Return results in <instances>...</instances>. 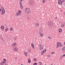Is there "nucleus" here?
<instances>
[{
	"label": "nucleus",
	"instance_id": "393cba45",
	"mask_svg": "<svg viewBox=\"0 0 65 65\" xmlns=\"http://www.w3.org/2000/svg\"><path fill=\"white\" fill-rule=\"evenodd\" d=\"M15 45H16V44H12V46H15Z\"/></svg>",
	"mask_w": 65,
	"mask_h": 65
},
{
	"label": "nucleus",
	"instance_id": "8fccbe9b",
	"mask_svg": "<svg viewBox=\"0 0 65 65\" xmlns=\"http://www.w3.org/2000/svg\"><path fill=\"white\" fill-rule=\"evenodd\" d=\"M2 8L3 9H4V7H2Z\"/></svg>",
	"mask_w": 65,
	"mask_h": 65
},
{
	"label": "nucleus",
	"instance_id": "f257e3e1",
	"mask_svg": "<svg viewBox=\"0 0 65 65\" xmlns=\"http://www.w3.org/2000/svg\"><path fill=\"white\" fill-rule=\"evenodd\" d=\"M39 50L42 51L43 49V47L42 46V45L41 44H40L39 45Z\"/></svg>",
	"mask_w": 65,
	"mask_h": 65
},
{
	"label": "nucleus",
	"instance_id": "f3484780",
	"mask_svg": "<svg viewBox=\"0 0 65 65\" xmlns=\"http://www.w3.org/2000/svg\"><path fill=\"white\" fill-rule=\"evenodd\" d=\"M27 9H25V11L26 12V13H28Z\"/></svg>",
	"mask_w": 65,
	"mask_h": 65
},
{
	"label": "nucleus",
	"instance_id": "4be33fe9",
	"mask_svg": "<svg viewBox=\"0 0 65 65\" xmlns=\"http://www.w3.org/2000/svg\"><path fill=\"white\" fill-rule=\"evenodd\" d=\"M34 61H37V59L36 58H34V59H33Z\"/></svg>",
	"mask_w": 65,
	"mask_h": 65
},
{
	"label": "nucleus",
	"instance_id": "20e7f679",
	"mask_svg": "<svg viewBox=\"0 0 65 65\" xmlns=\"http://www.w3.org/2000/svg\"><path fill=\"white\" fill-rule=\"evenodd\" d=\"M61 2H62L61 1V0H59L58 2V4H60V5H61V4L62 5V3H61Z\"/></svg>",
	"mask_w": 65,
	"mask_h": 65
},
{
	"label": "nucleus",
	"instance_id": "603ef678",
	"mask_svg": "<svg viewBox=\"0 0 65 65\" xmlns=\"http://www.w3.org/2000/svg\"><path fill=\"white\" fill-rule=\"evenodd\" d=\"M27 20H29V18H27Z\"/></svg>",
	"mask_w": 65,
	"mask_h": 65
},
{
	"label": "nucleus",
	"instance_id": "9d476101",
	"mask_svg": "<svg viewBox=\"0 0 65 65\" xmlns=\"http://www.w3.org/2000/svg\"><path fill=\"white\" fill-rule=\"evenodd\" d=\"M58 31L59 32H61L62 31V29L61 28H60L59 29Z\"/></svg>",
	"mask_w": 65,
	"mask_h": 65
},
{
	"label": "nucleus",
	"instance_id": "ddd939ff",
	"mask_svg": "<svg viewBox=\"0 0 65 65\" xmlns=\"http://www.w3.org/2000/svg\"><path fill=\"white\" fill-rule=\"evenodd\" d=\"M64 25L63 24H62L61 25V27L62 28H64Z\"/></svg>",
	"mask_w": 65,
	"mask_h": 65
},
{
	"label": "nucleus",
	"instance_id": "5fc2aeb1",
	"mask_svg": "<svg viewBox=\"0 0 65 65\" xmlns=\"http://www.w3.org/2000/svg\"><path fill=\"white\" fill-rule=\"evenodd\" d=\"M21 1H22V0H20Z\"/></svg>",
	"mask_w": 65,
	"mask_h": 65
},
{
	"label": "nucleus",
	"instance_id": "37998d69",
	"mask_svg": "<svg viewBox=\"0 0 65 65\" xmlns=\"http://www.w3.org/2000/svg\"><path fill=\"white\" fill-rule=\"evenodd\" d=\"M13 44H15H15H16V43H13Z\"/></svg>",
	"mask_w": 65,
	"mask_h": 65
},
{
	"label": "nucleus",
	"instance_id": "6ab92c4d",
	"mask_svg": "<svg viewBox=\"0 0 65 65\" xmlns=\"http://www.w3.org/2000/svg\"><path fill=\"white\" fill-rule=\"evenodd\" d=\"M40 35L41 37H42L43 36V34H40Z\"/></svg>",
	"mask_w": 65,
	"mask_h": 65
},
{
	"label": "nucleus",
	"instance_id": "a211bd4d",
	"mask_svg": "<svg viewBox=\"0 0 65 65\" xmlns=\"http://www.w3.org/2000/svg\"><path fill=\"white\" fill-rule=\"evenodd\" d=\"M58 43H59V46H61V43L60 42H59Z\"/></svg>",
	"mask_w": 65,
	"mask_h": 65
},
{
	"label": "nucleus",
	"instance_id": "69168bd1",
	"mask_svg": "<svg viewBox=\"0 0 65 65\" xmlns=\"http://www.w3.org/2000/svg\"><path fill=\"white\" fill-rule=\"evenodd\" d=\"M14 38H15V37Z\"/></svg>",
	"mask_w": 65,
	"mask_h": 65
},
{
	"label": "nucleus",
	"instance_id": "49530a36",
	"mask_svg": "<svg viewBox=\"0 0 65 65\" xmlns=\"http://www.w3.org/2000/svg\"><path fill=\"white\" fill-rule=\"evenodd\" d=\"M63 1V2H65V0H63V1Z\"/></svg>",
	"mask_w": 65,
	"mask_h": 65
},
{
	"label": "nucleus",
	"instance_id": "4468645a",
	"mask_svg": "<svg viewBox=\"0 0 65 65\" xmlns=\"http://www.w3.org/2000/svg\"><path fill=\"white\" fill-rule=\"evenodd\" d=\"M19 3L20 4V6H21L22 5V2H21V1L19 2Z\"/></svg>",
	"mask_w": 65,
	"mask_h": 65
},
{
	"label": "nucleus",
	"instance_id": "de8ad7c7",
	"mask_svg": "<svg viewBox=\"0 0 65 65\" xmlns=\"http://www.w3.org/2000/svg\"><path fill=\"white\" fill-rule=\"evenodd\" d=\"M63 6H65V4H63Z\"/></svg>",
	"mask_w": 65,
	"mask_h": 65
},
{
	"label": "nucleus",
	"instance_id": "2eb2a0df",
	"mask_svg": "<svg viewBox=\"0 0 65 65\" xmlns=\"http://www.w3.org/2000/svg\"><path fill=\"white\" fill-rule=\"evenodd\" d=\"M1 28L2 29H4V26H2L1 27Z\"/></svg>",
	"mask_w": 65,
	"mask_h": 65
},
{
	"label": "nucleus",
	"instance_id": "473e14b6",
	"mask_svg": "<svg viewBox=\"0 0 65 65\" xmlns=\"http://www.w3.org/2000/svg\"><path fill=\"white\" fill-rule=\"evenodd\" d=\"M45 0H43V3H44L45 2Z\"/></svg>",
	"mask_w": 65,
	"mask_h": 65
},
{
	"label": "nucleus",
	"instance_id": "b1692460",
	"mask_svg": "<svg viewBox=\"0 0 65 65\" xmlns=\"http://www.w3.org/2000/svg\"><path fill=\"white\" fill-rule=\"evenodd\" d=\"M20 7L21 9H23V6H22V5H21V6H20Z\"/></svg>",
	"mask_w": 65,
	"mask_h": 65
},
{
	"label": "nucleus",
	"instance_id": "2f4dec72",
	"mask_svg": "<svg viewBox=\"0 0 65 65\" xmlns=\"http://www.w3.org/2000/svg\"><path fill=\"white\" fill-rule=\"evenodd\" d=\"M41 55H43L44 54V52H43L42 51V52L41 53Z\"/></svg>",
	"mask_w": 65,
	"mask_h": 65
},
{
	"label": "nucleus",
	"instance_id": "423d86ee",
	"mask_svg": "<svg viewBox=\"0 0 65 65\" xmlns=\"http://www.w3.org/2000/svg\"><path fill=\"white\" fill-rule=\"evenodd\" d=\"M39 24L38 23V22H36V26H37V27H38L39 26Z\"/></svg>",
	"mask_w": 65,
	"mask_h": 65
},
{
	"label": "nucleus",
	"instance_id": "4d7b16f0",
	"mask_svg": "<svg viewBox=\"0 0 65 65\" xmlns=\"http://www.w3.org/2000/svg\"><path fill=\"white\" fill-rule=\"evenodd\" d=\"M5 65H7V64H5Z\"/></svg>",
	"mask_w": 65,
	"mask_h": 65
},
{
	"label": "nucleus",
	"instance_id": "bf43d9fd",
	"mask_svg": "<svg viewBox=\"0 0 65 65\" xmlns=\"http://www.w3.org/2000/svg\"><path fill=\"white\" fill-rule=\"evenodd\" d=\"M64 24L65 25V22L64 23Z\"/></svg>",
	"mask_w": 65,
	"mask_h": 65
},
{
	"label": "nucleus",
	"instance_id": "58836bf2",
	"mask_svg": "<svg viewBox=\"0 0 65 65\" xmlns=\"http://www.w3.org/2000/svg\"><path fill=\"white\" fill-rule=\"evenodd\" d=\"M48 38L49 39H51V37H48Z\"/></svg>",
	"mask_w": 65,
	"mask_h": 65
},
{
	"label": "nucleus",
	"instance_id": "7c9ffc66",
	"mask_svg": "<svg viewBox=\"0 0 65 65\" xmlns=\"http://www.w3.org/2000/svg\"><path fill=\"white\" fill-rule=\"evenodd\" d=\"M3 61H6V59L5 58L4 59H3Z\"/></svg>",
	"mask_w": 65,
	"mask_h": 65
},
{
	"label": "nucleus",
	"instance_id": "c9c22d12",
	"mask_svg": "<svg viewBox=\"0 0 65 65\" xmlns=\"http://www.w3.org/2000/svg\"><path fill=\"white\" fill-rule=\"evenodd\" d=\"M1 63H4H4H5V61H3V62H1Z\"/></svg>",
	"mask_w": 65,
	"mask_h": 65
},
{
	"label": "nucleus",
	"instance_id": "a18cd8bd",
	"mask_svg": "<svg viewBox=\"0 0 65 65\" xmlns=\"http://www.w3.org/2000/svg\"><path fill=\"white\" fill-rule=\"evenodd\" d=\"M61 3H63V2H63V1H61Z\"/></svg>",
	"mask_w": 65,
	"mask_h": 65
},
{
	"label": "nucleus",
	"instance_id": "09e8293b",
	"mask_svg": "<svg viewBox=\"0 0 65 65\" xmlns=\"http://www.w3.org/2000/svg\"><path fill=\"white\" fill-rule=\"evenodd\" d=\"M15 58L16 59V60H17V59H18L17 57H15Z\"/></svg>",
	"mask_w": 65,
	"mask_h": 65
},
{
	"label": "nucleus",
	"instance_id": "c756f323",
	"mask_svg": "<svg viewBox=\"0 0 65 65\" xmlns=\"http://www.w3.org/2000/svg\"><path fill=\"white\" fill-rule=\"evenodd\" d=\"M62 50H63L64 51H65V47H63L62 48Z\"/></svg>",
	"mask_w": 65,
	"mask_h": 65
},
{
	"label": "nucleus",
	"instance_id": "6e6d98bb",
	"mask_svg": "<svg viewBox=\"0 0 65 65\" xmlns=\"http://www.w3.org/2000/svg\"><path fill=\"white\" fill-rule=\"evenodd\" d=\"M48 57H50V56H48Z\"/></svg>",
	"mask_w": 65,
	"mask_h": 65
},
{
	"label": "nucleus",
	"instance_id": "e2e57ef3",
	"mask_svg": "<svg viewBox=\"0 0 65 65\" xmlns=\"http://www.w3.org/2000/svg\"><path fill=\"white\" fill-rule=\"evenodd\" d=\"M51 65H53L52 64H51Z\"/></svg>",
	"mask_w": 65,
	"mask_h": 65
},
{
	"label": "nucleus",
	"instance_id": "4c0bfd02",
	"mask_svg": "<svg viewBox=\"0 0 65 65\" xmlns=\"http://www.w3.org/2000/svg\"><path fill=\"white\" fill-rule=\"evenodd\" d=\"M39 63L40 65H42V63H41V62H39Z\"/></svg>",
	"mask_w": 65,
	"mask_h": 65
},
{
	"label": "nucleus",
	"instance_id": "79ce46f5",
	"mask_svg": "<svg viewBox=\"0 0 65 65\" xmlns=\"http://www.w3.org/2000/svg\"><path fill=\"white\" fill-rule=\"evenodd\" d=\"M41 32H40H40H39V35H40V34H41Z\"/></svg>",
	"mask_w": 65,
	"mask_h": 65
},
{
	"label": "nucleus",
	"instance_id": "6e6552de",
	"mask_svg": "<svg viewBox=\"0 0 65 65\" xmlns=\"http://www.w3.org/2000/svg\"><path fill=\"white\" fill-rule=\"evenodd\" d=\"M31 45L32 46V47L33 48H34V47H35V46H34V44L33 43H31Z\"/></svg>",
	"mask_w": 65,
	"mask_h": 65
},
{
	"label": "nucleus",
	"instance_id": "f03ea898",
	"mask_svg": "<svg viewBox=\"0 0 65 65\" xmlns=\"http://www.w3.org/2000/svg\"><path fill=\"white\" fill-rule=\"evenodd\" d=\"M53 24V23L51 21H48V26H51Z\"/></svg>",
	"mask_w": 65,
	"mask_h": 65
},
{
	"label": "nucleus",
	"instance_id": "5701e85b",
	"mask_svg": "<svg viewBox=\"0 0 65 65\" xmlns=\"http://www.w3.org/2000/svg\"><path fill=\"white\" fill-rule=\"evenodd\" d=\"M28 63H31V60H29L28 61Z\"/></svg>",
	"mask_w": 65,
	"mask_h": 65
},
{
	"label": "nucleus",
	"instance_id": "c03bdc74",
	"mask_svg": "<svg viewBox=\"0 0 65 65\" xmlns=\"http://www.w3.org/2000/svg\"><path fill=\"white\" fill-rule=\"evenodd\" d=\"M2 10V9L0 8V11H1Z\"/></svg>",
	"mask_w": 65,
	"mask_h": 65
},
{
	"label": "nucleus",
	"instance_id": "0eeeda50",
	"mask_svg": "<svg viewBox=\"0 0 65 65\" xmlns=\"http://www.w3.org/2000/svg\"><path fill=\"white\" fill-rule=\"evenodd\" d=\"M27 13H30V12H31V11H30V10L28 8H27Z\"/></svg>",
	"mask_w": 65,
	"mask_h": 65
},
{
	"label": "nucleus",
	"instance_id": "680f3d73",
	"mask_svg": "<svg viewBox=\"0 0 65 65\" xmlns=\"http://www.w3.org/2000/svg\"><path fill=\"white\" fill-rule=\"evenodd\" d=\"M21 65H24L23 64H21Z\"/></svg>",
	"mask_w": 65,
	"mask_h": 65
},
{
	"label": "nucleus",
	"instance_id": "9b49d317",
	"mask_svg": "<svg viewBox=\"0 0 65 65\" xmlns=\"http://www.w3.org/2000/svg\"><path fill=\"white\" fill-rule=\"evenodd\" d=\"M57 44L56 46V47H57V48H58V47H59V43H57Z\"/></svg>",
	"mask_w": 65,
	"mask_h": 65
},
{
	"label": "nucleus",
	"instance_id": "e433bc0d",
	"mask_svg": "<svg viewBox=\"0 0 65 65\" xmlns=\"http://www.w3.org/2000/svg\"><path fill=\"white\" fill-rule=\"evenodd\" d=\"M31 49H29L28 50V51H29V52H31Z\"/></svg>",
	"mask_w": 65,
	"mask_h": 65
},
{
	"label": "nucleus",
	"instance_id": "ea45409f",
	"mask_svg": "<svg viewBox=\"0 0 65 65\" xmlns=\"http://www.w3.org/2000/svg\"><path fill=\"white\" fill-rule=\"evenodd\" d=\"M60 46V47H62V46H63V45L62 44H61Z\"/></svg>",
	"mask_w": 65,
	"mask_h": 65
},
{
	"label": "nucleus",
	"instance_id": "72a5a7b5",
	"mask_svg": "<svg viewBox=\"0 0 65 65\" xmlns=\"http://www.w3.org/2000/svg\"><path fill=\"white\" fill-rule=\"evenodd\" d=\"M1 65H4V63H1Z\"/></svg>",
	"mask_w": 65,
	"mask_h": 65
},
{
	"label": "nucleus",
	"instance_id": "3c124183",
	"mask_svg": "<svg viewBox=\"0 0 65 65\" xmlns=\"http://www.w3.org/2000/svg\"><path fill=\"white\" fill-rule=\"evenodd\" d=\"M55 19H57V17H56V18H55Z\"/></svg>",
	"mask_w": 65,
	"mask_h": 65
},
{
	"label": "nucleus",
	"instance_id": "cd10ccee",
	"mask_svg": "<svg viewBox=\"0 0 65 65\" xmlns=\"http://www.w3.org/2000/svg\"><path fill=\"white\" fill-rule=\"evenodd\" d=\"M21 11L20 10H19L18 11V13H19V14H21Z\"/></svg>",
	"mask_w": 65,
	"mask_h": 65
},
{
	"label": "nucleus",
	"instance_id": "a19ab883",
	"mask_svg": "<svg viewBox=\"0 0 65 65\" xmlns=\"http://www.w3.org/2000/svg\"><path fill=\"white\" fill-rule=\"evenodd\" d=\"M62 56L63 57H65V54H63L62 55Z\"/></svg>",
	"mask_w": 65,
	"mask_h": 65
},
{
	"label": "nucleus",
	"instance_id": "f704fd0d",
	"mask_svg": "<svg viewBox=\"0 0 65 65\" xmlns=\"http://www.w3.org/2000/svg\"><path fill=\"white\" fill-rule=\"evenodd\" d=\"M51 54H55V52H51Z\"/></svg>",
	"mask_w": 65,
	"mask_h": 65
},
{
	"label": "nucleus",
	"instance_id": "c85d7f7f",
	"mask_svg": "<svg viewBox=\"0 0 65 65\" xmlns=\"http://www.w3.org/2000/svg\"><path fill=\"white\" fill-rule=\"evenodd\" d=\"M43 31V30L42 29V28H41V29H40V31H41V32H42Z\"/></svg>",
	"mask_w": 65,
	"mask_h": 65
},
{
	"label": "nucleus",
	"instance_id": "052dcab7",
	"mask_svg": "<svg viewBox=\"0 0 65 65\" xmlns=\"http://www.w3.org/2000/svg\"><path fill=\"white\" fill-rule=\"evenodd\" d=\"M14 40H15V39H14Z\"/></svg>",
	"mask_w": 65,
	"mask_h": 65
},
{
	"label": "nucleus",
	"instance_id": "13d9d810",
	"mask_svg": "<svg viewBox=\"0 0 65 65\" xmlns=\"http://www.w3.org/2000/svg\"><path fill=\"white\" fill-rule=\"evenodd\" d=\"M17 39V38H16L15 39V40H16V39Z\"/></svg>",
	"mask_w": 65,
	"mask_h": 65
},
{
	"label": "nucleus",
	"instance_id": "1a4fd4ad",
	"mask_svg": "<svg viewBox=\"0 0 65 65\" xmlns=\"http://www.w3.org/2000/svg\"><path fill=\"white\" fill-rule=\"evenodd\" d=\"M21 14H19L18 12L17 13H16L15 14V15L16 16H18V15H20Z\"/></svg>",
	"mask_w": 65,
	"mask_h": 65
},
{
	"label": "nucleus",
	"instance_id": "864d4df0",
	"mask_svg": "<svg viewBox=\"0 0 65 65\" xmlns=\"http://www.w3.org/2000/svg\"><path fill=\"white\" fill-rule=\"evenodd\" d=\"M49 56V55H47V57H48Z\"/></svg>",
	"mask_w": 65,
	"mask_h": 65
},
{
	"label": "nucleus",
	"instance_id": "a878e982",
	"mask_svg": "<svg viewBox=\"0 0 65 65\" xmlns=\"http://www.w3.org/2000/svg\"><path fill=\"white\" fill-rule=\"evenodd\" d=\"M13 30V28H10V30L11 31H12Z\"/></svg>",
	"mask_w": 65,
	"mask_h": 65
},
{
	"label": "nucleus",
	"instance_id": "0e129e2a",
	"mask_svg": "<svg viewBox=\"0 0 65 65\" xmlns=\"http://www.w3.org/2000/svg\"><path fill=\"white\" fill-rule=\"evenodd\" d=\"M1 4H0V6H1Z\"/></svg>",
	"mask_w": 65,
	"mask_h": 65
},
{
	"label": "nucleus",
	"instance_id": "aec40b11",
	"mask_svg": "<svg viewBox=\"0 0 65 65\" xmlns=\"http://www.w3.org/2000/svg\"><path fill=\"white\" fill-rule=\"evenodd\" d=\"M42 51V52H43L44 53V52L46 51V49H44Z\"/></svg>",
	"mask_w": 65,
	"mask_h": 65
},
{
	"label": "nucleus",
	"instance_id": "39448f33",
	"mask_svg": "<svg viewBox=\"0 0 65 65\" xmlns=\"http://www.w3.org/2000/svg\"><path fill=\"white\" fill-rule=\"evenodd\" d=\"M29 3V4H33V1L31 0L30 1Z\"/></svg>",
	"mask_w": 65,
	"mask_h": 65
},
{
	"label": "nucleus",
	"instance_id": "f8f14e48",
	"mask_svg": "<svg viewBox=\"0 0 65 65\" xmlns=\"http://www.w3.org/2000/svg\"><path fill=\"white\" fill-rule=\"evenodd\" d=\"M24 55L25 56H26L27 55V52H24Z\"/></svg>",
	"mask_w": 65,
	"mask_h": 65
},
{
	"label": "nucleus",
	"instance_id": "bb28decb",
	"mask_svg": "<svg viewBox=\"0 0 65 65\" xmlns=\"http://www.w3.org/2000/svg\"><path fill=\"white\" fill-rule=\"evenodd\" d=\"M33 65H37V63L36 62H35V63H34Z\"/></svg>",
	"mask_w": 65,
	"mask_h": 65
},
{
	"label": "nucleus",
	"instance_id": "412c9836",
	"mask_svg": "<svg viewBox=\"0 0 65 65\" xmlns=\"http://www.w3.org/2000/svg\"><path fill=\"white\" fill-rule=\"evenodd\" d=\"M8 30V29L7 28H6L5 29V30L6 32H7Z\"/></svg>",
	"mask_w": 65,
	"mask_h": 65
},
{
	"label": "nucleus",
	"instance_id": "dca6fc26",
	"mask_svg": "<svg viewBox=\"0 0 65 65\" xmlns=\"http://www.w3.org/2000/svg\"><path fill=\"white\" fill-rule=\"evenodd\" d=\"M14 51H18V48H15L14 49Z\"/></svg>",
	"mask_w": 65,
	"mask_h": 65
},
{
	"label": "nucleus",
	"instance_id": "7ed1b4c3",
	"mask_svg": "<svg viewBox=\"0 0 65 65\" xmlns=\"http://www.w3.org/2000/svg\"><path fill=\"white\" fill-rule=\"evenodd\" d=\"M2 13H1V14L2 15H3L4 14V13H5L6 12L5 10L4 9H3L2 10Z\"/></svg>",
	"mask_w": 65,
	"mask_h": 65
}]
</instances>
